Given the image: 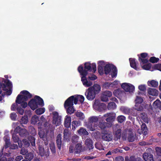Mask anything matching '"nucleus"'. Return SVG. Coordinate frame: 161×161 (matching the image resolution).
<instances>
[{
	"mask_svg": "<svg viewBox=\"0 0 161 161\" xmlns=\"http://www.w3.org/2000/svg\"><path fill=\"white\" fill-rule=\"evenodd\" d=\"M89 88H91L92 89V90L93 92H94L96 94L98 93L101 90L100 86L97 84H95L93 85V86H91Z\"/></svg>",
	"mask_w": 161,
	"mask_h": 161,
	"instance_id": "nucleus-22",
	"label": "nucleus"
},
{
	"mask_svg": "<svg viewBox=\"0 0 161 161\" xmlns=\"http://www.w3.org/2000/svg\"><path fill=\"white\" fill-rule=\"evenodd\" d=\"M28 105L33 110H34L38 107V105L42 107L44 105L43 99L40 97L36 95L29 102Z\"/></svg>",
	"mask_w": 161,
	"mask_h": 161,
	"instance_id": "nucleus-1",
	"label": "nucleus"
},
{
	"mask_svg": "<svg viewBox=\"0 0 161 161\" xmlns=\"http://www.w3.org/2000/svg\"><path fill=\"white\" fill-rule=\"evenodd\" d=\"M149 82V81L148 82ZM148 84L149 86H151L154 87H157L158 86V82L153 80H151L149 82V83L148 82Z\"/></svg>",
	"mask_w": 161,
	"mask_h": 161,
	"instance_id": "nucleus-44",
	"label": "nucleus"
},
{
	"mask_svg": "<svg viewBox=\"0 0 161 161\" xmlns=\"http://www.w3.org/2000/svg\"><path fill=\"white\" fill-rule=\"evenodd\" d=\"M141 128L142 132L145 135H146L147 134V128L146 124L142 123L141 125Z\"/></svg>",
	"mask_w": 161,
	"mask_h": 161,
	"instance_id": "nucleus-45",
	"label": "nucleus"
},
{
	"mask_svg": "<svg viewBox=\"0 0 161 161\" xmlns=\"http://www.w3.org/2000/svg\"><path fill=\"white\" fill-rule=\"evenodd\" d=\"M116 105L114 102H110L108 105V108L109 110L114 109L116 108Z\"/></svg>",
	"mask_w": 161,
	"mask_h": 161,
	"instance_id": "nucleus-43",
	"label": "nucleus"
},
{
	"mask_svg": "<svg viewBox=\"0 0 161 161\" xmlns=\"http://www.w3.org/2000/svg\"><path fill=\"white\" fill-rule=\"evenodd\" d=\"M104 73L106 75H108L110 73L112 78L116 77L117 74V69L116 67L113 64H106L104 67Z\"/></svg>",
	"mask_w": 161,
	"mask_h": 161,
	"instance_id": "nucleus-3",
	"label": "nucleus"
},
{
	"mask_svg": "<svg viewBox=\"0 0 161 161\" xmlns=\"http://www.w3.org/2000/svg\"><path fill=\"white\" fill-rule=\"evenodd\" d=\"M22 142L25 147H28L30 146V142H29L28 139H23L22 140Z\"/></svg>",
	"mask_w": 161,
	"mask_h": 161,
	"instance_id": "nucleus-53",
	"label": "nucleus"
},
{
	"mask_svg": "<svg viewBox=\"0 0 161 161\" xmlns=\"http://www.w3.org/2000/svg\"><path fill=\"white\" fill-rule=\"evenodd\" d=\"M28 121V118L27 116L24 115L22 117L20 121V123L22 125L23 127H24V126L23 124H27Z\"/></svg>",
	"mask_w": 161,
	"mask_h": 161,
	"instance_id": "nucleus-34",
	"label": "nucleus"
},
{
	"mask_svg": "<svg viewBox=\"0 0 161 161\" xmlns=\"http://www.w3.org/2000/svg\"><path fill=\"white\" fill-rule=\"evenodd\" d=\"M28 153L27 150L25 148H22L21 150L20 153L23 155H26V154Z\"/></svg>",
	"mask_w": 161,
	"mask_h": 161,
	"instance_id": "nucleus-63",
	"label": "nucleus"
},
{
	"mask_svg": "<svg viewBox=\"0 0 161 161\" xmlns=\"http://www.w3.org/2000/svg\"><path fill=\"white\" fill-rule=\"evenodd\" d=\"M156 154L158 156H161V147H157L155 148Z\"/></svg>",
	"mask_w": 161,
	"mask_h": 161,
	"instance_id": "nucleus-56",
	"label": "nucleus"
},
{
	"mask_svg": "<svg viewBox=\"0 0 161 161\" xmlns=\"http://www.w3.org/2000/svg\"><path fill=\"white\" fill-rule=\"evenodd\" d=\"M124 92V91H121V89H118L114 91L113 94L115 97H119L121 96Z\"/></svg>",
	"mask_w": 161,
	"mask_h": 161,
	"instance_id": "nucleus-31",
	"label": "nucleus"
},
{
	"mask_svg": "<svg viewBox=\"0 0 161 161\" xmlns=\"http://www.w3.org/2000/svg\"><path fill=\"white\" fill-rule=\"evenodd\" d=\"M151 67V64H147L143 65L142 66V68L146 70L149 69Z\"/></svg>",
	"mask_w": 161,
	"mask_h": 161,
	"instance_id": "nucleus-59",
	"label": "nucleus"
},
{
	"mask_svg": "<svg viewBox=\"0 0 161 161\" xmlns=\"http://www.w3.org/2000/svg\"><path fill=\"white\" fill-rule=\"evenodd\" d=\"M114 130H115V135L114 139L115 141H117L120 139L121 135V130L119 128L116 129L114 128Z\"/></svg>",
	"mask_w": 161,
	"mask_h": 161,
	"instance_id": "nucleus-17",
	"label": "nucleus"
},
{
	"mask_svg": "<svg viewBox=\"0 0 161 161\" xmlns=\"http://www.w3.org/2000/svg\"><path fill=\"white\" fill-rule=\"evenodd\" d=\"M80 125V121L74 120L72 122V126L73 129H75L76 128Z\"/></svg>",
	"mask_w": 161,
	"mask_h": 161,
	"instance_id": "nucleus-41",
	"label": "nucleus"
},
{
	"mask_svg": "<svg viewBox=\"0 0 161 161\" xmlns=\"http://www.w3.org/2000/svg\"><path fill=\"white\" fill-rule=\"evenodd\" d=\"M102 139L105 141L109 142L113 138L112 136L108 130H104L102 132Z\"/></svg>",
	"mask_w": 161,
	"mask_h": 161,
	"instance_id": "nucleus-10",
	"label": "nucleus"
},
{
	"mask_svg": "<svg viewBox=\"0 0 161 161\" xmlns=\"http://www.w3.org/2000/svg\"><path fill=\"white\" fill-rule=\"evenodd\" d=\"M143 105L142 104L136 103L134 108V110H133V111L136 110L137 111V112H138L137 111L142 112L143 110Z\"/></svg>",
	"mask_w": 161,
	"mask_h": 161,
	"instance_id": "nucleus-23",
	"label": "nucleus"
},
{
	"mask_svg": "<svg viewBox=\"0 0 161 161\" xmlns=\"http://www.w3.org/2000/svg\"><path fill=\"white\" fill-rule=\"evenodd\" d=\"M3 140L5 142V144L3 148H8L10 146V137L8 135H5L3 137Z\"/></svg>",
	"mask_w": 161,
	"mask_h": 161,
	"instance_id": "nucleus-19",
	"label": "nucleus"
},
{
	"mask_svg": "<svg viewBox=\"0 0 161 161\" xmlns=\"http://www.w3.org/2000/svg\"><path fill=\"white\" fill-rule=\"evenodd\" d=\"M153 69H157L161 71V64H155L153 67Z\"/></svg>",
	"mask_w": 161,
	"mask_h": 161,
	"instance_id": "nucleus-54",
	"label": "nucleus"
},
{
	"mask_svg": "<svg viewBox=\"0 0 161 161\" xmlns=\"http://www.w3.org/2000/svg\"><path fill=\"white\" fill-rule=\"evenodd\" d=\"M19 134L21 137H26L29 135V133L26 129L21 128Z\"/></svg>",
	"mask_w": 161,
	"mask_h": 161,
	"instance_id": "nucleus-28",
	"label": "nucleus"
},
{
	"mask_svg": "<svg viewBox=\"0 0 161 161\" xmlns=\"http://www.w3.org/2000/svg\"><path fill=\"white\" fill-rule=\"evenodd\" d=\"M83 67L80 66L78 68V71L80 73V75L82 76L81 77V81L83 84L86 87H89L92 85V83L90 81H88L86 78V76L87 75L88 73L85 70L83 71Z\"/></svg>",
	"mask_w": 161,
	"mask_h": 161,
	"instance_id": "nucleus-2",
	"label": "nucleus"
},
{
	"mask_svg": "<svg viewBox=\"0 0 161 161\" xmlns=\"http://www.w3.org/2000/svg\"><path fill=\"white\" fill-rule=\"evenodd\" d=\"M129 133L128 134V140L129 142H133L135 140V137L134 136L133 133L131 132V130L129 129Z\"/></svg>",
	"mask_w": 161,
	"mask_h": 161,
	"instance_id": "nucleus-38",
	"label": "nucleus"
},
{
	"mask_svg": "<svg viewBox=\"0 0 161 161\" xmlns=\"http://www.w3.org/2000/svg\"><path fill=\"white\" fill-rule=\"evenodd\" d=\"M39 154L41 157L45 156L46 158L48 157L49 155V151L48 147H45V148L42 146L39 147Z\"/></svg>",
	"mask_w": 161,
	"mask_h": 161,
	"instance_id": "nucleus-6",
	"label": "nucleus"
},
{
	"mask_svg": "<svg viewBox=\"0 0 161 161\" xmlns=\"http://www.w3.org/2000/svg\"><path fill=\"white\" fill-rule=\"evenodd\" d=\"M20 94H19L16 97L15 101V103H21V100H23V101H27L28 99L31 98L32 97V94L26 90H23L21 91Z\"/></svg>",
	"mask_w": 161,
	"mask_h": 161,
	"instance_id": "nucleus-4",
	"label": "nucleus"
},
{
	"mask_svg": "<svg viewBox=\"0 0 161 161\" xmlns=\"http://www.w3.org/2000/svg\"><path fill=\"white\" fill-rule=\"evenodd\" d=\"M75 151L74 154H78L80 153L82 150V145L80 143H78L75 146Z\"/></svg>",
	"mask_w": 161,
	"mask_h": 161,
	"instance_id": "nucleus-37",
	"label": "nucleus"
},
{
	"mask_svg": "<svg viewBox=\"0 0 161 161\" xmlns=\"http://www.w3.org/2000/svg\"><path fill=\"white\" fill-rule=\"evenodd\" d=\"M105 104L103 103H100V100L95 99L93 107L96 110L101 111L104 109Z\"/></svg>",
	"mask_w": 161,
	"mask_h": 161,
	"instance_id": "nucleus-11",
	"label": "nucleus"
},
{
	"mask_svg": "<svg viewBox=\"0 0 161 161\" xmlns=\"http://www.w3.org/2000/svg\"><path fill=\"white\" fill-rule=\"evenodd\" d=\"M153 105L155 108L161 109V102L159 100H156L153 102Z\"/></svg>",
	"mask_w": 161,
	"mask_h": 161,
	"instance_id": "nucleus-33",
	"label": "nucleus"
},
{
	"mask_svg": "<svg viewBox=\"0 0 161 161\" xmlns=\"http://www.w3.org/2000/svg\"><path fill=\"white\" fill-rule=\"evenodd\" d=\"M85 144L87 146L89 150L92 149L94 148L92 141L90 139H87L85 141Z\"/></svg>",
	"mask_w": 161,
	"mask_h": 161,
	"instance_id": "nucleus-24",
	"label": "nucleus"
},
{
	"mask_svg": "<svg viewBox=\"0 0 161 161\" xmlns=\"http://www.w3.org/2000/svg\"><path fill=\"white\" fill-rule=\"evenodd\" d=\"M29 131L31 134L35 136L36 134V132L35 129L32 126L29 127Z\"/></svg>",
	"mask_w": 161,
	"mask_h": 161,
	"instance_id": "nucleus-47",
	"label": "nucleus"
},
{
	"mask_svg": "<svg viewBox=\"0 0 161 161\" xmlns=\"http://www.w3.org/2000/svg\"><path fill=\"white\" fill-rule=\"evenodd\" d=\"M103 67L98 66V71L100 75H102L103 74Z\"/></svg>",
	"mask_w": 161,
	"mask_h": 161,
	"instance_id": "nucleus-58",
	"label": "nucleus"
},
{
	"mask_svg": "<svg viewBox=\"0 0 161 161\" xmlns=\"http://www.w3.org/2000/svg\"><path fill=\"white\" fill-rule=\"evenodd\" d=\"M125 159V161H144L141 158L136 159L133 156H131L129 158L128 156H126Z\"/></svg>",
	"mask_w": 161,
	"mask_h": 161,
	"instance_id": "nucleus-35",
	"label": "nucleus"
},
{
	"mask_svg": "<svg viewBox=\"0 0 161 161\" xmlns=\"http://www.w3.org/2000/svg\"><path fill=\"white\" fill-rule=\"evenodd\" d=\"M143 158L145 161H153V155L150 153H145L143 155Z\"/></svg>",
	"mask_w": 161,
	"mask_h": 161,
	"instance_id": "nucleus-18",
	"label": "nucleus"
},
{
	"mask_svg": "<svg viewBox=\"0 0 161 161\" xmlns=\"http://www.w3.org/2000/svg\"><path fill=\"white\" fill-rule=\"evenodd\" d=\"M53 123L56 125H59L60 124L61 117L58 115V113L56 111L53 112Z\"/></svg>",
	"mask_w": 161,
	"mask_h": 161,
	"instance_id": "nucleus-14",
	"label": "nucleus"
},
{
	"mask_svg": "<svg viewBox=\"0 0 161 161\" xmlns=\"http://www.w3.org/2000/svg\"><path fill=\"white\" fill-rule=\"evenodd\" d=\"M78 134L80 136L87 135L88 134V132L85 129L81 128L77 130Z\"/></svg>",
	"mask_w": 161,
	"mask_h": 161,
	"instance_id": "nucleus-32",
	"label": "nucleus"
},
{
	"mask_svg": "<svg viewBox=\"0 0 161 161\" xmlns=\"http://www.w3.org/2000/svg\"><path fill=\"white\" fill-rule=\"evenodd\" d=\"M80 66L83 67V71L85 70L87 73L88 71L91 72L93 70V72L94 73L97 70L96 65L95 63L91 64L89 62H86L84 64V69L82 65H80L78 68Z\"/></svg>",
	"mask_w": 161,
	"mask_h": 161,
	"instance_id": "nucleus-5",
	"label": "nucleus"
},
{
	"mask_svg": "<svg viewBox=\"0 0 161 161\" xmlns=\"http://www.w3.org/2000/svg\"><path fill=\"white\" fill-rule=\"evenodd\" d=\"M29 142L31 143L32 146H34L35 145V138L31 136H29L27 138Z\"/></svg>",
	"mask_w": 161,
	"mask_h": 161,
	"instance_id": "nucleus-39",
	"label": "nucleus"
},
{
	"mask_svg": "<svg viewBox=\"0 0 161 161\" xmlns=\"http://www.w3.org/2000/svg\"><path fill=\"white\" fill-rule=\"evenodd\" d=\"M159 60V58L155 57H152L150 58L149 61L152 63H157Z\"/></svg>",
	"mask_w": 161,
	"mask_h": 161,
	"instance_id": "nucleus-51",
	"label": "nucleus"
},
{
	"mask_svg": "<svg viewBox=\"0 0 161 161\" xmlns=\"http://www.w3.org/2000/svg\"><path fill=\"white\" fill-rule=\"evenodd\" d=\"M39 121V118L36 115L32 116L31 119V123L35 125Z\"/></svg>",
	"mask_w": 161,
	"mask_h": 161,
	"instance_id": "nucleus-42",
	"label": "nucleus"
},
{
	"mask_svg": "<svg viewBox=\"0 0 161 161\" xmlns=\"http://www.w3.org/2000/svg\"><path fill=\"white\" fill-rule=\"evenodd\" d=\"M17 115L16 113H12L10 114V118L12 120H15L16 119Z\"/></svg>",
	"mask_w": 161,
	"mask_h": 161,
	"instance_id": "nucleus-62",
	"label": "nucleus"
},
{
	"mask_svg": "<svg viewBox=\"0 0 161 161\" xmlns=\"http://www.w3.org/2000/svg\"><path fill=\"white\" fill-rule=\"evenodd\" d=\"M12 138L15 143L18 142L19 139V137L15 133H13L12 135Z\"/></svg>",
	"mask_w": 161,
	"mask_h": 161,
	"instance_id": "nucleus-52",
	"label": "nucleus"
},
{
	"mask_svg": "<svg viewBox=\"0 0 161 161\" xmlns=\"http://www.w3.org/2000/svg\"><path fill=\"white\" fill-rule=\"evenodd\" d=\"M91 88H89L85 92V95L87 99L89 100H92L95 97L96 94Z\"/></svg>",
	"mask_w": 161,
	"mask_h": 161,
	"instance_id": "nucleus-13",
	"label": "nucleus"
},
{
	"mask_svg": "<svg viewBox=\"0 0 161 161\" xmlns=\"http://www.w3.org/2000/svg\"><path fill=\"white\" fill-rule=\"evenodd\" d=\"M34 158V155L32 153H27L25 156V158L29 161H31Z\"/></svg>",
	"mask_w": 161,
	"mask_h": 161,
	"instance_id": "nucleus-40",
	"label": "nucleus"
},
{
	"mask_svg": "<svg viewBox=\"0 0 161 161\" xmlns=\"http://www.w3.org/2000/svg\"><path fill=\"white\" fill-rule=\"evenodd\" d=\"M45 111V108H42L37 109L36 111V113L37 115H41L43 114Z\"/></svg>",
	"mask_w": 161,
	"mask_h": 161,
	"instance_id": "nucleus-46",
	"label": "nucleus"
},
{
	"mask_svg": "<svg viewBox=\"0 0 161 161\" xmlns=\"http://www.w3.org/2000/svg\"><path fill=\"white\" fill-rule=\"evenodd\" d=\"M121 87L125 92L130 93L133 92L135 90L134 86L130 83H124L121 84Z\"/></svg>",
	"mask_w": 161,
	"mask_h": 161,
	"instance_id": "nucleus-8",
	"label": "nucleus"
},
{
	"mask_svg": "<svg viewBox=\"0 0 161 161\" xmlns=\"http://www.w3.org/2000/svg\"><path fill=\"white\" fill-rule=\"evenodd\" d=\"M95 147L100 150H104L102 144L99 142H96L95 144Z\"/></svg>",
	"mask_w": 161,
	"mask_h": 161,
	"instance_id": "nucleus-49",
	"label": "nucleus"
},
{
	"mask_svg": "<svg viewBox=\"0 0 161 161\" xmlns=\"http://www.w3.org/2000/svg\"><path fill=\"white\" fill-rule=\"evenodd\" d=\"M98 118L96 116H92L89 117L88 119V123L90 124L91 125H89L88 128L90 129L91 131H94L96 129H97V128H95V126L94 125L93 127H92V124L93 123H96L98 121Z\"/></svg>",
	"mask_w": 161,
	"mask_h": 161,
	"instance_id": "nucleus-9",
	"label": "nucleus"
},
{
	"mask_svg": "<svg viewBox=\"0 0 161 161\" xmlns=\"http://www.w3.org/2000/svg\"><path fill=\"white\" fill-rule=\"evenodd\" d=\"M18 104L15 103L13 104L11 107V110L13 111H15L16 109L17 110V108L19 107H18Z\"/></svg>",
	"mask_w": 161,
	"mask_h": 161,
	"instance_id": "nucleus-60",
	"label": "nucleus"
},
{
	"mask_svg": "<svg viewBox=\"0 0 161 161\" xmlns=\"http://www.w3.org/2000/svg\"><path fill=\"white\" fill-rule=\"evenodd\" d=\"M103 116L107 117L105 119L107 122L111 124L114 120L115 114L113 113H107L104 114Z\"/></svg>",
	"mask_w": 161,
	"mask_h": 161,
	"instance_id": "nucleus-15",
	"label": "nucleus"
},
{
	"mask_svg": "<svg viewBox=\"0 0 161 161\" xmlns=\"http://www.w3.org/2000/svg\"><path fill=\"white\" fill-rule=\"evenodd\" d=\"M64 139L65 140H69L70 133L68 129H65L64 132Z\"/></svg>",
	"mask_w": 161,
	"mask_h": 161,
	"instance_id": "nucleus-30",
	"label": "nucleus"
},
{
	"mask_svg": "<svg viewBox=\"0 0 161 161\" xmlns=\"http://www.w3.org/2000/svg\"><path fill=\"white\" fill-rule=\"evenodd\" d=\"M117 119L119 123H122L125 120L126 118L123 115H119L117 117Z\"/></svg>",
	"mask_w": 161,
	"mask_h": 161,
	"instance_id": "nucleus-50",
	"label": "nucleus"
},
{
	"mask_svg": "<svg viewBox=\"0 0 161 161\" xmlns=\"http://www.w3.org/2000/svg\"><path fill=\"white\" fill-rule=\"evenodd\" d=\"M71 121L70 117L66 116L64 120V126L66 128L69 127L70 126Z\"/></svg>",
	"mask_w": 161,
	"mask_h": 161,
	"instance_id": "nucleus-29",
	"label": "nucleus"
},
{
	"mask_svg": "<svg viewBox=\"0 0 161 161\" xmlns=\"http://www.w3.org/2000/svg\"><path fill=\"white\" fill-rule=\"evenodd\" d=\"M75 115L80 120H82L85 118L84 114L81 112L77 111L75 113Z\"/></svg>",
	"mask_w": 161,
	"mask_h": 161,
	"instance_id": "nucleus-36",
	"label": "nucleus"
},
{
	"mask_svg": "<svg viewBox=\"0 0 161 161\" xmlns=\"http://www.w3.org/2000/svg\"><path fill=\"white\" fill-rule=\"evenodd\" d=\"M38 134L39 137L41 138H44L45 136V132L42 130H39Z\"/></svg>",
	"mask_w": 161,
	"mask_h": 161,
	"instance_id": "nucleus-64",
	"label": "nucleus"
},
{
	"mask_svg": "<svg viewBox=\"0 0 161 161\" xmlns=\"http://www.w3.org/2000/svg\"><path fill=\"white\" fill-rule=\"evenodd\" d=\"M148 94L152 96H157L158 94V91L156 89L149 88L147 90Z\"/></svg>",
	"mask_w": 161,
	"mask_h": 161,
	"instance_id": "nucleus-26",
	"label": "nucleus"
},
{
	"mask_svg": "<svg viewBox=\"0 0 161 161\" xmlns=\"http://www.w3.org/2000/svg\"><path fill=\"white\" fill-rule=\"evenodd\" d=\"M112 95V93L109 91L103 92L101 97V100L103 102H107L108 100V97Z\"/></svg>",
	"mask_w": 161,
	"mask_h": 161,
	"instance_id": "nucleus-16",
	"label": "nucleus"
},
{
	"mask_svg": "<svg viewBox=\"0 0 161 161\" xmlns=\"http://www.w3.org/2000/svg\"><path fill=\"white\" fill-rule=\"evenodd\" d=\"M79 137L76 135H74L71 137V141L73 143H76L78 142Z\"/></svg>",
	"mask_w": 161,
	"mask_h": 161,
	"instance_id": "nucleus-48",
	"label": "nucleus"
},
{
	"mask_svg": "<svg viewBox=\"0 0 161 161\" xmlns=\"http://www.w3.org/2000/svg\"><path fill=\"white\" fill-rule=\"evenodd\" d=\"M18 113L21 115H23L24 113V110L21 108L20 107H19L17 108Z\"/></svg>",
	"mask_w": 161,
	"mask_h": 161,
	"instance_id": "nucleus-61",
	"label": "nucleus"
},
{
	"mask_svg": "<svg viewBox=\"0 0 161 161\" xmlns=\"http://www.w3.org/2000/svg\"><path fill=\"white\" fill-rule=\"evenodd\" d=\"M132 115L134 116H138L145 123L148 122V119L147 114L145 113H140L139 112L133 113L132 112Z\"/></svg>",
	"mask_w": 161,
	"mask_h": 161,
	"instance_id": "nucleus-12",
	"label": "nucleus"
},
{
	"mask_svg": "<svg viewBox=\"0 0 161 161\" xmlns=\"http://www.w3.org/2000/svg\"><path fill=\"white\" fill-rule=\"evenodd\" d=\"M129 61L130 66L135 69L137 70L138 68L135 59L132 58H129Z\"/></svg>",
	"mask_w": 161,
	"mask_h": 161,
	"instance_id": "nucleus-25",
	"label": "nucleus"
},
{
	"mask_svg": "<svg viewBox=\"0 0 161 161\" xmlns=\"http://www.w3.org/2000/svg\"><path fill=\"white\" fill-rule=\"evenodd\" d=\"M143 99L142 97L137 96L136 99H135V104L136 103L141 104V103L143 102Z\"/></svg>",
	"mask_w": 161,
	"mask_h": 161,
	"instance_id": "nucleus-57",
	"label": "nucleus"
},
{
	"mask_svg": "<svg viewBox=\"0 0 161 161\" xmlns=\"http://www.w3.org/2000/svg\"><path fill=\"white\" fill-rule=\"evenodd\" d=\"M64 107L66 109V112L68 114H71L75 112V110L73 106H65V102L64 104Z\"/></svg>",
	"mask_w": 161,
	"mask_h": 161,
	"instance_id": "nucleus-20",
	"label": "nucleus"
},
{
	"mask_svg": "<svg viewBox=\"0 0 161 161\" xmlns=\"http://www.w3.org/2000/svg\"><path fill=\"white\" fill-rule=\"evenodd\" d=\"M56 142L58 149L60 150L62 144V135L61 134H59L57 136Z\"/></svg>",
	"mask_w": 161,
	"mask_h": 161,
	"instance_id": "nucleus-21",
	"label": "nucleus"
},
{
	"mask_svg": "<svg viewBox=\"0 0 161 161\" xmlns=\"http://www.w3.org/2000/svg\"><path fill=\"white\" fill-rule=\"evenodd\" d=\"M78 101V99L77 97H75L74 96H71L65 101V106H73L74 103L76 104Z\"/></svg>",
	"mask_w": 161,
	"mask_h": 161,
	"instance_id": "nucleus-7",
	"label": "nucleus"
},
{
	"mask_svg": "<svg viewBox=\"0 0 161 161\" xmlns=\"http://www.w3.org/2000/svg\"><path fill=\"white\" fill-rule=\"evenodd\" d=\"M26 101H23L22 100H21L20 103H18V104H21V106L23 108H25L27 106V104Z\"/></svg>",
	"mask_w": 161,
	"mask_h": 161,
	"instance_id": "nucleus-55",
	"label": "nucleus"
},
{
	"mask_svg": "<svg viewBox=\"0 0 161 161\" xmlns=\"http://www.w3.org/2000/svg\"><path fill=\"white\" fill-rule=\"evenodd\" d=\"M108 123L105 122H99L97 125L98 127L101 130H104L107 127ZM97 129L99 130L97 128V126H96ZM96 127V126H95Z\"/></svg>",
	"mask_w": 161,
	"mask_h": 161,
	"instance_id": "nucleus-27",
	"label": "nucleus"
}]
</instances>
